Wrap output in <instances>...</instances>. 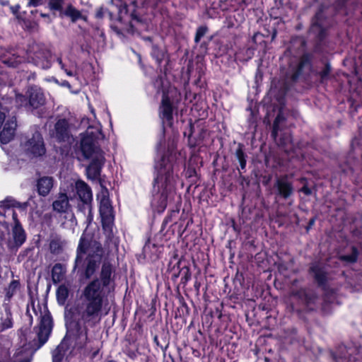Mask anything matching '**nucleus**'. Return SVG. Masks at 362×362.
Instances as JSON below:
<instances>
[{"instance_id":"1","label":"nucleus","mask_w":362,"mask_h":362,"mask_svg":"<svg viewBox=\"0 0 362 362\" xmlns=\"http://www.w3.org/2000/svg\"><path fill=\"white\" fill-rule=\"evenodd\" d=\"M114 267L108 261H104L100 273V279H94L83 289L80 299L83 311L81 318L85 322L100 320L103 311L106 310L104 288L114 281Z\"/></svg>"},{"instance_id":"3","label":"nucleus","mask_w":362,"mask_h":362,"mask_svg":"<svg viewBox=\"0 0 362 362\" xmlns=\"http://www.w3.org/2000/svg\"><path fill=\"white\" fill-rule=\"evenodd\" d=\"M81 151L86 158L91 159V163L86 169L88 177L91 180L98 179L105 160L103 152L89 137L81 140Z\"/></svg>"},{"instance_id":"23","label":"nucleus","mask_w":362,"mask_h":362,"mask_svg":"<svg viewBox=\"0 0 362 362\" xmlns=\"http://www.w3.org/2000/svg\"><path fill=\"white\" fill-rule=\"evenodd\" d=\"M23 61V59L20 57H14L13 56L11 58H8L7 59H5L4 62L6 64H8V66L11 67H16L21 62Z\"/></svg>"},{"instance_id":"20","label":"nucleus","mask_w":362,"mask_h":362,"mask_svg":"<svg viewBox=\"0 0 362 362\" xmlns=\"http://www.w3.org/2000/svg\"><path fill=\"white\" fill-rule=\"evenodd\" d=\"M62 14L71 18L72 21H76L81 17V13L71 5H69Z\"/></svg>"},{"instance_id":"5","label":"nucleus","mask_w":362,"mask_h":362,"mask_svg":"<svg viewBox=\"0 0 362 362\" xmlns=\"http://www.w3.org/2000/svg\"><path fill=\"white\" fill-rule=\"evenodd\" d=\"M98 198L100 199V214L102 219V223L104 228H108L112 225L114 216L112 207L108 197L107 189H102Z\"/></svg>"},{"instance_id":"37","label":"nucleus","mask_w":362,"mask_h":362,"mask_svg":"<svg viewBox=\"0 0 362 362\" xmlns=\"http://www.w3.org/2000/svg\"><path fill=\"white\" fill-rule=\"evenodd\" d=\"M107 313H108V311H107V310H105V315H107Z\"/></svg>"},{"instance_id":"15","label":"nucleus","mask_w":362,"mask_h":362,"mask_svg":"<svg viewBox=\"0 0 362 362\" xmlns=\"http://www.w3.org/2000/svg\"><path fill=\"white\" fill-rule=\"evenodd\" d=\"M160 113L163 119L170 121L173 118V109L171 104L168 98H163L162 105L160 109Z\"/></svg>"},{"instance_id":"6","label":"nucleus","mask_w":362,"mask_h":362,"mask_svg":"<svg viewBox=\"0 0 362 362\" xmlns=\"http://www.w3.org/2000/svg\"><path fill=\"white\" fill-rule=\"evenodd\" d=\"M50 57L51 54L47 49L40 47L37 45L33 46L30 53V57L34 63L42 69L49 67L50 63L49 59Z\"/></svg>"},{"instance_id":"16","label":"nucleus","mask_w":362,"mask_h":362,"mask_svg":"<svg viewBox=\"0 0 362 362\" xmlns=\"http://www.w3.org/2000/svg\"><path fill=\"white\" fill-rule=\"evenodd\" d=\"M13 235L15 243L17 245H21L25 240V232L21 224L14 225L13 228Z\"/></svg>"},{"instance_id":"8","label":"nucleus","mask_w":362,"mask_h":362,"mask_svg":"<svg viewBox=\"0 0 362 362\" xmlns=\"http://www.w3.org/2000/svg\"><path fill=\"white\" fill-rule=\"evenodd\" d=\"M52 329V320L50 314L45 312L40 318V330L37 334L40 341L44 344L48 339Z\"/></svg>"},{"instance_id":"29","label":"nucleus","mask_w":362,"mask_h":362,"mask_svg":"<svg viewBox=\"0 0 362 362\" xmlns=\"http://www.w3.org/2000/svg\"><path fill=\"white\" fill-rule=\"evenodd\" d=\"M330 71V69L328 66L325 67V69L320 73V76L322 80L327 78Z\"/></svg>"},{"instance_id":"32","label":"nucleus","mask_w":362,"mask_h":362,"mask_svg":"<svg viewBox=\"0 0 362 362\" xmlns=\"http://www.w3.org/2000/svg\"><path fill=\"white\" fill-rule=\"evenodd\" d=\"M300 191L302 192H303L304 194H307V195H309L311 194V190L310 188H308L306 185H305L304 187H303L300 189Z\"/></svg>"},{"instance_id":"17","label":"nucleus","mask_w":362,"mask_h":362,"mask_svg":"<svg viewBox=\"0 0 362 362\" xmlns=\"http://www.w3.org/2000/svg\"><path fill=\"white\" fill-rule=\"evenodd\" d=\"M0 207L4 209H8L11 208H23L25 209L26 207L25 204H21L17 202L16 200L11 197L6 198L4 201L1 202Z\"/></svg>"},{"instance_id":"28","label":"nucleus","mask_w":362,"mask_h":362,"mask_svg":"<svg viewBox=\"0 0 362 362\" xmlns=\"http://www.w3.org/2000/svg\"><path fill=\"white\" fill-rule=\"evenodd\" d=\"M237 157L240 161V165L242 168H244L245 166V160L244 159L243 153L241 150L237 151Z\"/></svg>"},{"instance_id":"36","label":"nucleus","mask_w":362,"mask_h":362,"mask_svg":"<svg viewBox=\"0 0 362 362\" xmlns=\"http://www.w3.org/2000/svg\"><path fill=\"white\" fill-rule=\"evenodd\" d=\"M58 61H59V63L60 64H62V59H58Z\"/></svg>"},{"instance_id":"21","label":"nucleus","mask_w":362,"mask_h":362,"mask_svg":"<svg viewBox=\"0 0 362 362\" xmlns=\"http://www.w3.org/2000/svg\"><path fill=\"white\" fill-rule=\"evenodd\" d=\"M311 271L315 279L320 284L323 283L326 278V274L324 270L317 266H313L311 267Z\"/></svg>"},{"instance_id":"27","label":"nucleus","mask_w":362,"mask_h":362,"mask_svg":"<svg viewBox=\"0 0 362 362\" xmlns=\"http://www.w3.org/2000/svg\"><path fill=\"white\" fill-rule=\"evenodd\" d=\"M341 259L349 262H355L357 259V253L354 250L351 255L342 256Z\"/></svg>"},{"instance_id":"4","label":"nucleus","mask_w":362,"mask_h":362,"mask_svg":"<svg viewBox=\"0 0 362 362\" xmlns=\"http://www.w3.org/2000/svg\"><path fill=\"white\" fill-rule=\"evenodd\" d=\"M24 152L30 158L42 156L46 153V148L42 135L35 132L32 137L28 138L21 144Z\"/></svg>"},{"instance_id":"11","label":"nucleus","mask_w":362,"mask_h":362,"mask_svg":"<svg viewBox=\"0 0 362 362\" xmlns=\"http://www.w3.org/2000/svg\"><path fill=\"white\" fill-rule=\"evenodd\" d=\"M275 187L279 194L284 199L288 198L293 192L292 184L287 180L286 177L278 179L276 181Z\"/></svg>"},{"instance_id":"35","label":"nucleus","mask_w":362,"mask_h":362,"mask_svg":"<svg viewBox=\"0 0 362 362\" xmlns=\"http://www.w3.org/2000/svg\"><path fill=\"white\" fill-rule=\"evenodd\" d=\"M23 99V96L21 95H18L16 96V100L18 102H22Z\"/></svg>"},{"instance_id":"33","label":"nucleus","mask_w":362,"mask_h":362,"mask_svg":"<svg viewBox=\"0 0 362 362\" xmlns=\"http://www.w3.org/2000/svg\"><path fill=\"white\" fill-rule=\"evenodd\" d=\"M61 269H62V267L59 264H56L53 267L52 273H53V278L54 279V276H55V273L57 272V270H61Z\"/></svg>"},{"instance_id":"30","label":"nucleus","mask_w":362,"mask_h":362,"mask_svg":"<svg viewBox=\"0 0 362 362\" xmlns=\"http://www.w3.org/2000/svg\"><path fill=\"white\" fill-rule=\"evenodd\" d=\"M18 285L19 284L18 281H13L8 286V290L13 292L18 288Z\"/></svg>"},{"instance_id":"7","label":"nucleus","mask_w":362,"mask_h":362,"mask_svg":"<svg viewBox=\"0 0 362 362\" xmlns=\"http://www.w3.org/2000/svg\"><path fill=\"white\" fill-rule=\"evenodd\" d=\"M17 127L16 118L14 116H8L3 130L0 133V141L3 144H7L11 141Z\"/></svg>"},{"instance_id":"18","label":"nucleus","mask_w":362,"mask_h":362,"mask_svg":"<svg viewBox=\"0 0 362 362\" xmlns=\"http://www.w3.org/2000/svg\"><path fill=\"white\" fill-rule=\"evenodd\" d=\"M69 296V289L64 285H61L57 290V298L60 305H64Z\"/></svg>"},{"instance_id":"22","label":"nucleus","mask_w":362,"mask_h":362,"mask_svg":"<svg viewBox=\"0 0 362 362\" xmlns=\"http://www.w3.org/2000/svg\"><path fill=\"white\" fill-rule=\"evenodd\" d=\"M49 249L52 253H59L62 250V243L59 239H53L49 243Z\"/></svg>"},{"instance_id":"2","label":"nucleus","mask_w":362,"mask_h":362,"mask_svg":"<svg viewBox=\"0 0 362 362\" xmlns=\"http://www.w3.org/2000/svg\"><path fill=\"white\" fill-rule=\"evenodd\" d=\"M103 252L102 246L99 243L91 240L85 234L82 235L78 247L76 261V262H79L83 258V255H87L88 263L85 270L86 278L89 279L95 272Z\"/></svg>"},{"instance_id":"31","label":"nucleus","mask_w":362,"mask_h":362,"mask_svg":"<svg viewBox=\"0 0 362 362\" xmlns=\"http://www.w3.org/2000/svg\"><path fill=\"white\" fill-rule=\"evenodd\" d=\"M28 5L32 6H37L40 4L41 0H28Z\"/></svg>"},{"instance_id":"34","label":"nucleus","mask_w":362,"mask_h":362,"mask_svg":"<svg viewBox=\"0 0 362 362\" xmlns=\"http://www.w3.org/2000/svg\"><path fill=\"white\" fill-rule=\"evenodd\" d=\"M13 219L14 221L15 225L20 224V222L18 221L17 218V214L16 212H13Z\"/></svg>"},{"instance_id":"13","label":"nucleus","mask_w":362,"mask_h":362,"mask_svg":"<svg viewBox=\"0 0 362 362\" xmlns=\"http://www.w3.org/2000/svg\"><path fill=\"white\" fill-rule=\"evenodd\" d=\"M45 103L43 93L40 89L31 88L29 90V103L34 108H37Z\"/></svg>"},{"instance_id":"12","label":"nucleus","mask_w":362,"mask_h":362,"mask_svg":"<svg viewBox=\"0 0 362 362\" xmlns=\"http://www.w3.org/2000/svg\"><path fill=\"white\" fill-rule=\"evenodd\" d=\"M75 188L79 199L83 203H88L92 200V192L88 185L81 180L75 183Z\"/></svg>"},{"instance_id":"19","label":"nucleus","mask_w":362,"mask_h":362,"mask_svg":"<svg viewBox=\"0 0 362 362\" xmlns=\"http://www.w3.org/2000/svg\"><path fill=\"white\" fill-rule=\"evenodd\" d=\"M13 325L12 315L11 310L8 308H6L5 313L1 317V329H5L11 328Z\"/></svg>"},{"instance_id":"25","label":"nucleus","mask_w":362,"mask_h":362,"mask_svg":"<svg viewBox=\"0 0 362 362\" xmlns=\"http://www.w3.org/2000/svg\"><path fill=\"white\" fill-rule=\"evenodd\" d=\"M63 0H50L49 7L52 10L62 11Z\"/></svg>"},{"instance_id":"24","label":"nucleus","mask_w":362,"mask_h":362,"mask_svg":"<svg viewBox=\"0 0 362 362\" xmlns=\"http://www.w3.org/2000/svg\"><path fill=\"white\" fill-rule=\"evenodd\" d=\"M208 28L206 26H200L197 28L196 35H195V42L198 43L201 38L205 35L207 33Z\"/></svg>"},{"instance_id":"10","label":"nucleus","mask_w":362,"mask_h":362,"mask_svg":"<svg viewBox=\"0 0 362 362\" xmlns=\"http://www.w3.org/2000/svg\"><path fill=\"white\" fill-rule=\"evenodd\" d=\"M53 209L58 213H66L70 208L69 199L66 193L60 192L52 203Z\"/></svg>"},{"instance_id":"26","label":"nucleus","mask_w":362,"mask_h":362,"mask_svg":"<svg viewBox=\"0 0 362 362\" xmlns=\"http://www.w3.org/2000/svg\"><path fill=\"white\" fill-rule=\"evenodd\" d=\"M284 119V117L279 113L275 119L273 127L272 134L274 136H276L278 131V124Z\"/></svg>"},{"instance_id":"14","label":"nucleus","mask_w":362,"mask_h":362,"mask_svg":"<svg viewBox=\"0 0 362 362\" xmlns=\"http://www.w3.org/2000/svg\"><path fill=\"white\" fill-rule=\"evenodd\" d=\"M54 136L59 141H64L69 137L68 123L65 119L59 120L56 123Z\"/></svg>"},{"instance_id":"9","label":"nucleus","mask_w":362,"mask_h":362,"mask_svg":"<svg viewBox=\"0 0 362 362\" xmlns=\"http://www.w3.org/2000/svg\"><path fill=\"white\" fill-rule=\"evenodd\" d=\"M36 186L38 194L45 197L49 194L54 186V179L49 176L42 177L37 180Z\"/></svg>"}]
</instances>
